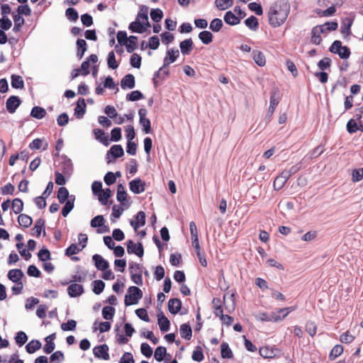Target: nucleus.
<instances>
[{
  "instance_id": "f257e3e1",
  "label": "nucleus",
  "mask_w": 363,
  "mask_h": 363,
  "mask_svg": "<svg viewBox=\"0 0 363 363\" xmlns=\"http://www.w3.org/2000/svg\"><path fill=\"white\" fill-rule=\"evenodd\" d=\"M290 11V6L286 1L284 0H277L274 5V27L279 26L283 24Z\"/></svg>"
},
{
  "instance_id": "f03ea898",
  "label": "nucleus",
  "mask_w": 363,
  "mask_h": 363,
  "mask_svg": "<svg viewBox=\"0 0 363 363\" xmlns=\"http://www.w3.org/2000/svg\"><path fill=\"white\" fill-rule=\"evenodd\" d=\"M143 297V291L137 286H130L125 296L124 303L126 306L137 304Z\"/></svg>"
},
{
  "instance_id": "7ed1b4c3",
  "label": "nucleus",
  "mask_w": 363,
  "mask_h": 363,
  "mask_svg": "<svg viewBox=\"0 0 363 363\" xmlns=\"http://www.w3.org/2000/svg\"><path fill=\"white\" fill-rule=\"evenodd\" d=\"M127 252L128 254H135L139 257L143 256L144 249L141 242L135 244L133 240H129L127 241Z\"/></svg>"
},
{
  "instance_id": "20e7f679",
  "label": "nucleus",
  "mask_w": 363,
  "mask_h": 363,
  "mask_svg": "<svg viewBox=\"0 0 363 363\" xmlns=\"http://www.w3.org/2000/svg\"><path fill=\"white\" fill-rule=\"evenodd\" d=\"M169 69L168 66H165L164 64H163V66L154 74L152 79L154 86L157 88L160 84V81L164 80L165 78L169 76Z\"/></svg>"
},
{
  "instance_id": "39448f33",
  "label": "nucleus",
  "mask_w": 363,
  "mask_h": 363,
  "mask_svg": "<svg viewBox=\"0 0 363 363\" xmlns=\"http://www.w3.org/2000/svg\"><path fill=\"white\" fill-rule=\"evenodd\" d=\"M145 182L140 178H136L129 183V187L132 192L139 194L145 190Z\"/></svg>"
},
{
  "instance_id": "423d86ee",
  "label": "nucleus",
  "mask_w": 363,
  "mask_h": 363,
  "mask_svg": "<svg viewBox=\"0 0 363 363\" xmlns=\"http://www.w3.org/2000/svg\"><path fill=\"white\" fill-rule=\"evenodd\" d=\"M325 33L323 26H316L311 30V42L315 45H320L322 42L321 34Z\"/></svg>"
},
{
  "instance_id": "0eeeda50",
  "label": "nucleus",
  "mask_w": 363,
  "mask_h": 363,
  "mask_svg": "<svg viewBox=\"0 0 363 363\" xmlns=\"http://www.w3.org/2000/svg\"><path fill=\"white\" fill-rule=\"evenodd\" d=\"M296 306H290L279 309L276 313H274V322H278L284 320L289 313L295 311Z\"/></svg>"
},
{
  "instance_id": "6e6552de",
  "label": "nucleus",
  "mask_w": 363,
  "mask_h": 363,
  "mask_svg": "<svg viewBox=\"0 0 363 363\" xmlns=\"http://www.w3.org/2000/svg\"><path fill=\"white\" fill-rule=\"evenodd\" d=\"M124 151L121 145H113L106 155V158L108 160V163L111 162L112 160L110 158V155L113 157V159L121 157L123 155Z\"/></svg>"
},
{
  "instance_id": "1a4fd4ad",
  "label": "nucleus",
  "mask_w": 363,
  "mask_h": 363,
  "mask_svg": "<svg viewBox=\"0 0 363 363\" xmlns=\"http://www.w3.org/2000/svg\"><path fill=\"white\" fill-rule=\"evenodd\" d=\"M130 224L134 228L135 231L137 232L140 227L143 226L145 224V212L139 211L135 216V220H131L130 221Z\"/></svg>"
},
{
  "instance_id": "9d476101",
  "label": "nucleus",
  "mask_w": 363,
  "mask_h": 363,
  "mask_svg": "<svg viewBox=\"0 0 363 363\" xmlns=\"http://www.w3.org/2000/svg\"><path fill=\"white\" fill-rule=\"evenodd\" d=\"M20 104L21 100L19 98L16 96H11L6 100V109L10 113H13Z\"/></svg>"
},
{
  "instance_id": "9b49d317",
  "label": "nucleus",
  "mask_w": 363,
  "mask_h": 363,
  "mask_svg": "<svg viewBox=\"0 0 363 363\" xmlns=\"http://www.w3.org/2000/svg\"><path fill=\"white\" fill-rule=\"evenodd\" d=\"M94 354L96 357L102 358L103 359H109L108 347L106 345H99L93 350Z\"/></svg>"
},
{
  "instance_id": "f8f14e48",
  "label": "nucleus",
  "mask_w": 363,
  "mask_h": 363,
  "mask_svg": "<svg viewBox=\"0 0 363 363\" xmlns=\"http://www.w3.org/2000/svg\"><path fill=\"white\" fill-rule=\"evenodd\" d=\"M289 177V172H282L274 179V190L281 189Z\"/></svg>"
},
{
  "instance_id": "ddd939ff",
  "label": "nucleus",
  "mask_w": 363,
  "mask_h": 363,
  "mask_svg": "<svg viewBox=\"0 0 363 363\" xmlns=\"http://www.w3.org/2000/svg\"><path fill=\"white\" fill-rule=\"evenodd\" d=\"M67 293L71 297H77L84 293L83 286L77 283L70 284L67 288Z\"/></svg>"
},
{
  "instance_id": "4468645a",
  "label": "nucleus",
  "mask_w": 363,
  "mask_h": 363,
  "mask_svg": "<svg viewBox=\"0 0 363 363\" xmlns=\"http://www.w3.org/2000/svg\"><path fill=\"white\" fill-rule=\"evenodd\" d=\"M157 320L161 331L167 332L169 330L170 322L162 311L157 314Z\"/></svg>"
},
{
  "instance_id": "2eb2a0df",
  "label": "nucleus",
  "mask_w": 363,
  "mask_h": 363,
  "mask_svg": "<svg viewBox=\"0 0 363 363\" xmlns=\"http://www.w3.org/2000/svg\"><path fill=\"white\" fill-rule=\"evenodd\" d=\"M135 77L132 74H126L121 82V86L123 89H133L135 87Z\"/></svg>"
},
{
  "instance_id": "dca6fc26",
  "label": "nucleus",
  "mask_w": 363,
  "mask_h": 363,
  "mask_svg": "<svg viewBox=\"0 0 363 363\" xmlns=\"http://www.w3.org/2000/svg\"><path fill=\"white\" fill-rule=\"evenodd\" d=\"M182 301L179 298H170L168 301V310L172 314H177L181 310Z\"/></svg>"
},
{
  "instance_id": "f3484780",
  "label": "nucleus",
  "mask_w": 363,
  "mask_h": 363,
  "mask_svg": "<svg viewBox=\"0 0 363 363\" xmlns=\"http://www.w3.org/2000/svg\"><path fill=\"white\" fill-rule=\"evenodd\" d=\"M95 266L97 269L99 270H106L108 268V262L105 260L101 255H94L92 257Z\"/></svg>"
},
{
  "instance_id": "a211bd4d",
  "label": "nucleus",
  "mask_w": 363,
  "mask_h": 363,
  "mask_svg": "<svg viewBox=\"0 0 363 363\" xmlns=\"http://www.w3.org/2000/svg\"><path fill=\"white\" fill-rule=\"evenodd\" d=\"M7 276L9 280L14 283H18L21 281V279L24 274L21 269H13L9 271Z\"/></svg>"
},
{
  "instance_id": "6ab92c4d",
  "label": "nucleus",
  "mask_w": 363,
  "mask_h": 363,
  "mask_svg": "<svg viewBox=\"0 0 363 363\" xmlns=\"http://www.w3.org/2000/svg\"><path fill=\"white\" fill-rule=\"evenodd\" d=\"M181 52L184 55H188L193 50V41L191 38L186 39L180 43Z\"/></svg>"
},
{
  "instance_id": "aec40b11",
  "label": "nucleus",
  "mask_w": 363,
  "mask_h": 363,
  "mask_svg": "<svg viewBox=\"0 0 363 363\" xmlns=\"http://www.w3.org/2000/svg\"><path fill=\"white\" fill-rule=\"evenodd\" d=\"M179 52L178 50L169 49L167 51V56L164 58V64L165 66H169L171 63L174 62L179 57Z\"/></svg>"
},
{
  "instance_id": "412c9836",
  "label": "nucleus",
  "mask_w": 363,
  "mask_h": 363,
  "mask_svg": "<svg viewBox=\"0 0 363 363\" xmlns=\"http://www.w3.org/2000/svg\"><path fill=\"white\" fill-rule=\"evenodd\" d=\"M55 333H52L45 337L46 344L43 347V350L46 354H50L55 349V345L53 340L55 339Z\"/></svg>"
},
{
  "instance_id": "4be33fe9",
  "label": "nucleus",
  "mask_w": 363,
  "mask_h": 363,
  "mask_svg": "<svg viewBox=\"0 0 363 363\" xmlns=\"http://www.w3.org/2000/svg\"><path fill=\"white\" fill-rule=\"evenodd\" d=\"M86 112V104L84 99H79L77 106L74 108V114L77 116L78 118H81L83 117Z\"/></svg>"
},
{
  "instance_id": "5701e85b",
  "label": "nucleus",
  "mask_w": 363,
  "mask_h": 363,
  "mask_svg": "<svg viewBox=\"0 0 363 363\" xmlns=\"http://www.w3.org/2000/svg\"><path fill=\"white\" fill-rule=\"evenodd\" d=\"M94 133L96 140L100 141L106 146L109 145L108 136L104 133L103 130L99 128L94 129Z\"/></svg>"
},
{
  "instance_id": "b1692460",
  "label": "nucleus",
  "mask_w": 363,
  "mask_h": 363,
  "mask_svg": "<svg viewBox=\"0 0 363 363\" xmlns=\"http://www.w3.org/2000/svg\"><path fill=\"white\" fill-rule=\"evenodd\" d=\"M128 52H132L138 47V38L135 35H130L128 38V41L123 42Z\"/></svg>"
},
{
  "instance_id": "393cba45",
  "label": "nucleus",
  "mask_w": 363,
  "mask_h": 363,
  "mask_svg": "<svg viewBox=\"0 0 363 363\" xmlns=\"http://www.w3.org/2000/svg\"><path fill=\"white\" fill-rule=\"evenodd\" d=\"M74 200L75 196L74 195H71L70 199H69L65 202V204L62 209V215L64 217H66L69 213V212L73 209Z\"/></svg>"
},
{
  "instance_id": "a878e982",
  "label": "nucleus",
  "mask_w": 363,
  "mask_h": 363,
  "mask_svg": "<svg viewBox=\"0 0 363 363\" xmlns=\"http://www.w3.org/2000/svg\"><path fill=\"white\" fill-rule=\"evenodd\" d=\"M180 335L182 338L189 340L192 337V330L189 325L184 323L180 325Z\"/></svg>"
},
{
  "instance_id": "bb28decb",
  "label": "nucleus",
  "mask_w": 363,
  "mask_h": 363,
  "mask_svg": "<svg viewBox=\"0 0 363 363\" xmlns=\"http://www.w3.org/2000/svg\"><path fill=\"white\" fill-rule=\"evenodd\" d=\"M225 22L230 26H235L240 23V20L232 11H227L224 16Z\"/></svg>"
},
{
  "instance_id": "cd10ccee",
  "label": "nucleus",
  "mask_w": 363,
  "mask_h": 363,
  "mask_svg": "<svg viewBox=\"0 0 363 363\" xmlns=\"http://www.w3.org/2000/svg\"><path fill=\"white\" fill-rule=\"evenodd\" d=\"M353 23V19L350 17L345 18L341 25V32L347 35L350 34L351 26Z\"/></svg>"
},
{
  "instance_id": "c85d7f7f",
  "label": "nucleus",
  "mask_w": 363,
  "mask_h": 363,
  "mask_svg": "<svg viewBox=\"0 0 363 363\" xmlns=\"http://www.w3.org/2000/svg\"><path fill=\"white\" fill-rule=\"evenodd\" d=\"M41 342L37 340L30 341L26 346V350L28 353L33 354L41 348Z\"/></svg>"
},
{
  "instance_id": "c756f323",
  "label": "nucleus",
  "mask_w": 363,
  "mask_h": 363,
  "mask_svg": "<svg viewBox=\"0 0 363 363\" xmlns=\"http://www.w3.org/2000/svg\"><path fill=\"white\" fill-rule=\"evenodd\" d=\"M77 55L79 59H82L87 48L86 42L84 39H78L77 40Z\"/></svg>"
},
{
  "instance_id": "7c9ffc66",
  "label": "nucleus",
  "mask_w": 363,
  "mask_h": 363,
  "mask_svg": "<svg viewBox=\"0 0 363 363\" xmlns=\"http://www.w3.org/2000/svg\"><path fill=\"white\" fill-rule=\"evenodd\" d=\"M146 28L143 23L136 20L135 21L132 22L129 26V29L132 32L143 33L145 31Z\"/></svg>"
},
{
  "instance_id": "2f4dec72",
  "label": "nucleus",
  "mask_w": 363,
  "mask_h": 363,
  "mask_svg": "<svg viewBox=\"0 0 363 363\" xmlns=\"http://www.w3.org/2000/svg\"><path fill=\"white\" fill-rule=\"evenodd\" d=\"M252 56L256 64L260 67L264 66L266 64L265 56L259 50H253Z\"/></svg>"
},
{
  "instance_id": "473e14b6",
  "label": "nucleus",
  "mask_w": 363,
  "mask_h": 363,
  "mask_svg": "<svg viewBox=\"0 0 363 363\" xmlns=\"http://www.w3.org/2000/svg\"><path fill=\"white\" fill-rule=\"evenodd\" d=\"M18 222L21 226L27 228L31 225L33 220L29 216L22 213L18 216Z\"/></svg>"
},
{
  "instance_id": "72a5a7b5",
  "label": "nucleus",
  "mask_w": 363,
  "mask_h": 363,
  "mask_svg": "<svg viewBox=\"0 0 363 363\" xmlns=\"http://www.w3.org/2000/svg\"><path fill=\"white\" fill-rule=\"evenodd\" d=\"M57 197L60 203H64L67 200L70 199L68 190L63 186L59 188Z\"/></svg>"
},
{
  "instance_id": "f704fd0d",
  "label": "nucleus",
  "mask_w": 363,
  "mask_h": 363,
  "mask_svg": "<svg viewBox=\"0 0 363 363\" xmlns=\"http://www.w3.org/2000/svg\"><path fill=\"white\" fill-rule=\"evenodd\" d=\"M45 227V220L39 218L35 221V226L33 228V235L40 237L42 230Z\"/></svg>"
},
{
  "instance_id": "c9c22d12",
  "label": "nucleus",
  "mask_w": 363,
  "mask_h": 363,
  "mask_svg": "<svg viewBox=\"0 0 363 363\" xmlns=\"http://www.w3.org/2000/svg\"><path fill=\"white\" fill-rule=\"evenodd\" d=\"M46 115V111L40 106H35L32 108L30 116L37 119H41Z\"/></svg>"
},
{
  "instance_id": "e433bc0d",
  "label": "nucleus",
  "mask_w": 363,
  "mask_h": 363,
  "mask_svg": "<svg viewBox=\"0 0 363 363\" xmlns=\"http://www.w3.org/2000/svg\"><path fill=\"white\" fill-rule=\"evenodd\" d=\"M199 38L205 45H208L213 41V34L208 30L201 31L199 34Z\"/></svg>"
},
{
  "instance_id": "4c0bfd02",
  "label": "nucleus",
  "mask_w": 363,
  "mask_h": 363,
  "mask_svg": "<svg viewBox=\"0 0 363 363\" xmlns=\"http://www.w3.org/2000/svg\"><path fill=\"white\" fill-rule=\"evenodd\" d=\"M215 4L219 10L224 11L233 6V0H216Z\"/></svg>"
},
{
  "instance_id": "58836bf2",
  "label": "nucleus",
  "mask_w": 363,
  "mask_h": 363,
  "mask_svg": "<svg viewBox=\"0 0 363 363\" xmlns=\"http://www.w3.org/2000/svg\"><path fill=\"white\" fill-rule=\"evenodd\" d=\"M220 354L222 358L230 359L233 354L227 342H223L220 345Z\"/></svg>"
},
{
  "instance_id": "ea45409f",
  "label": "nucleus",
  "mask_w": 363,
  "mask_h": 363,
  "mask_svg": "<svg viewBox=\"0 0 363 363\" xmlns=\"http://www.w3.org/2000/svg\"><path fill=\"white\" fill-rule=\"evenodd\" d=\"M116 310L113 306H104L102 309V316L106 320H112Z\"/></svg>"
},
{
  "instance_id": "a19ab883",
  "label": "nucleus",
  "mask_w": 363,
  "mask_h": 363,
  "mask_svg": "<svg viewBox=\"0 0 363 363\" xmlns=\"http://www.w3.org/2000/svg\"><path fill=\"white\" fill-rule=\"evenodd\" d=\"M84 247L85 244H83L81 247H79L76 244H72L66 249L65 255L68 257L76 255Z\"/></svg>"
},
{
  "instance_id": "79ce46f5",
  "label": "nucleus",
  "mask_w": 363,
  "mask_h": 363,
  "mask_svg": "<svg viewBox=\"0 0 363 363\" xmlns=\"http://www.w3.org/2000/svg\"><path fill=\"white\" fill-rule=\"evenodd\" d=\"M11 86L14 89H23L24 86V82L21 77L13 74L11 76Z\"/></svg>"
},
{
  "instance_id": "37998d69",
  "label": "nucleus",
  "mask_w": 363,
  "mask_h": 363,
  "mask_svg": "<svg viewBox=\"0 0 363 363\" xmlns=\"http://www.w3.org/2000/svg\"><path fill=\"white\" fill-rule=\"evenodd\" d=\"M111 196V191L110 189H102L99 194V200L102 205H106L108 199Z\"/></svg>"
},
{
  "instance_id": "c03bdc74",
  "label": "nucleus",
  "mask_w": 363,
  "mask_h": 363,
  "mask_svg": "<svg viewBox=\"0 0 363 363\" xmlns=\"http://www.w3.org/2000/svg\"><path fill=\"white\" fill-rule=\"evenodd\" d=\"M11 208L13 211L16 213H20L23 208V203L20 199H14L11 203Z\"/></svg>"
},
{
  "instance_id": "a18cd8bd",
  "label": "nucleus",
  "mask_w": 363,
  "mask_h": 363,
  "mask_svg": "<svg viewBox=\"0 0 363 363\" xmlns=\"http://www.w3.org/2000/svg\"><path fill=\"white\" fill-rule=\"evenodd\" d=\"M13 21H14V26H13V31L14 32H18L22 25L24 23L25 21L23 17H21L19 14H14L13 16Z\"/></svg>"
},
{
  "instance_id": "49530a36",
  "label": "nucleus",
  "mask_w": 363,
  "mask_h": 363,
  "mask_svg": "<svg viewBox=\"0 0 363 363\" xmlns=\"http://www.w3.org/2000/svg\"><path fill=\"white\" fill-rule=\"evenodd\" d=\"M223 26V21H222L221 19H220V18H214L210 23L209 28L213 32L217 33V32L220 30V29L222 28Z\"/></svg>"
},
{
  "instance_id": "de8ad7c7",
  "label": "nucleus",
  "mask_w": 363,
  "mask_h": 363,
  "mask_svg": "<svg viewBox=\"0 0 363 363\" xmlns=\"http://www.w3.org/2000/svg\"><path fill=\"white\" fill-rule=\"evenodd\" d=\"M245 25L250 29L256 30L258 28V20L254 16H251L245 21Z\"/></svg>"
},
{
  "instance_id": "09e8293b",
  "label": "nucleus",
  "mask_w": 363,
  "mask_h": 363,
  "mask_svg": "<svg viewBox=\"0 0 363 363\" xmlns=\"http://www.w3.org/2000/svg\"><path fill=\"white\" fill-rule=\"evenodd\" d=\"M64 359L65 356L61 351L55 352L50 357V363H61Z\"/></svg>"
},
{
  "instance_id": "8fccbe9b",
  "label": "nucleus",
  "mask_w": 363,
  "mask_h": 363,
  "mask_svg": "<svg viewBox=\"0 0 363 363\" xmlns=\"http://www.w3.org/2000/svg\"><path fill=\"white\" fill-rule=\"evenodd\" d=\"M105 283L101 280H95L93 281V291L99 295L104 291Z\"/></svg>"
},
{
  "instance_id": "3c124183",
  "label": "nucleus",
  "mask_w": 363,
  "mask_h": 363,
  "mask_svg": "<svg viewBox=\"0 0 363 363\" xmlns=\"http://www.w3.org/2000/svg\"><path fill=\"white\" fill-rule=\"evenodd\" d=\"M15 340H16V344L19 347H21L27 342L28 336L23 331L18 332L15 337Z\"/></svg>"
},
{
  "instance_id": "603ef678",
  "label": "nucleus",
  "mask_w": 363,
  "mask_h": 363,
  "mask_svg": "<svg viewBox=\"0 0 363 363\" xmlns=\"http://www.w3.org/2000/svg\"><path fill=\"white\" fill-rule=\"evenodd\" d=\"M354 338L355 337L347 330L340 336V341L345 344H350L354 341Z\"/></svg>"
},
{
  "instance_id": "864d4df0",
  "label": "nucleus",
  "mask_w": 363,
  "mask_h": 363,
  "mask_svg": "<svg viewBox=\"0 0 363 363\" xmlns=\"http://www.w3.org/2000/svg\"><path fill=\"white\" fill-rule=\"evenodd\" d=\"M167 354V350L164 347H157L155 351V358L157 361L161 362Z\"/></svg>"
},
{
  "instance_id": "5fc2aeb1",
  "label": "nucleus",
  "mask_w": 363,
  "mask_h": 363,
  "mask_svg": "<svg viewBox=\"0 0 363 363\" xmlns=\"http://www.w3.org/2000/svg\"><path fill=\"white\" fill-rule=\"evenodd\" d=\"M346 128L347 132L350 134L356 133L359 129L357 123L353 118H351L348 121Z\"/></svg>"
},
{
  "instance_id": "6e6d98bb",
  "label": "nucleus",
  "mask_w": 363,
  "mask_h": 363,
  "mask_svg": "<svg viewBox=\"0 0 363 363\" xmlns=\"http://www.w3.org/2000/svg\"><path fill=\"white\" fill-rule=\"evenodd\" d=\"M150 17L153 21L160 22L163 17L162 11L160 9H152L150 11Z\"/></svg>"
},
{
  "instance_id": "4d7b16f0",
  "label": "nucleus",
  "mask_w": 363,
  "mask_h": 363,
  "mask_svg": "<svg viewBox=\"0 0 363 363\" xmlns=\"http://www.w3.org/2000/svg\"><path fill=\"white\" fill-rule=\"evenodd\" d=\"M107 64L109 68L115 69L118 67L116 60L115 54L113 51L110 52L108 55Z\"/></svg>"
},
{
  "instance_id": "13d9d810",
  "label": "nucleus",
  "mask_w": 363,
  "mask_h": 363,
  "mask_svg": "<svg viewBox=\"0 0 363 363\" xmlns=\"http://www.w3.org/2000/svg\"><path fill=\"white\" fill-rule=\"evenodd\" d=\"M72 170V164L70 160H65L62 162L61 173L65 175H69Z\"/></svg>"
},
{
  "instance_id": "bf43d9fd",
  "label": "nucleus",
  "mask_w": 363,
  "mask_h": 363,
  "mask_svg": "<svg viewBox=\"0 0 363 363\" xmlns=\"http://www.w3.org/2000/svg\"><path fill=\"white\" fill-rule=\"evenodd\" d=\"M306 330L311 336L313 337L317 332V325L313 321H308L306 323Z\"/></svg>"
},
{
  "instance_id": "052dcab7",
  "label": "nucleus",
  "mask_w": 363,
  "mask_h": 363,
  "mask_svg": "<svg viewBox=\"0 0 363 363\" xmlns=\"http://www.w3.org/2000/svg\"><path fill=\"white\" fill-rule=\"evenodd\" d=\"M191 357L194 361L198 362H200L203 359L204 356L201 347H196L193 352Z\"/></svg>"
},
{
  "instance_id": "680f3d73",
  "label": "nucleus",
  "mask_w": 363,
  "mask_h": 363,
  "mask_svg": "<svg viewBox=\"0 0 363 363\" xmlns=\"http://www.w3.org/2000/svg\"><path fill=\"white\" fill-rule=\"evenodd\" d=\"M362 179H363V168L354 169L352 173V181L353 182H358Z\"/></svg>"
},
{
  "instance_id": "e2e57ef3",
  "label": "nucleus",
  "mask_w": 363,
  "mask_h": 363,
  "mask_svg": "<svg viewBox=\"0 0 363 363\" xmlns=\"http://www.w3.org/2000/svg\"><path fill=\"white\" fill-rule=\"evenodd\" d=\"M141 57L137 53H134L130 57V63L132 67L135 68H140L141 66Z\"/></svg>"
},
{
  "instance_id": "0e129e2a",
  "label": "nucleus",
  "mask_w": 363,
  "mask_h": 363,
  "mask_svg": "<svg viewBox=\"0 0 363 363\" xmlns=\"http://www.w3.org/2000/svg\"><path fill=\"white\" fill-rule=\"evenodd\" d=\"M143 98V94L140 91H133L130 94H127L126 99L128 101H135L140 100Z\"/></svg>"
},
{
  "instance_id": "69168bd1",
  "label": "nucleus",
  "mask_w": 363,
  "mask_h": 363,
  "mask_svg": "<svg viewBox=\"0 0 363 363\" xmlns=\"http://www.w3.org/2000/svg\"><path fill=\"white\" fill-rule=\"evenodd\" d=\"M77 326V322L74 320H69L67 323L61 325V329L64 331L74 330Z\"/></svg>"
},
{
  "instance_id": "338daca9",
  "label": "nucleus",
  "mask_w": 363,
  "mask_h": 363,
  "mask_svg": "<svg viewBox=\"0 0 363 363\" xmlns=\"http://www.w3.org/2000/svg\"><path fill=\"white\" fill-rule=\"evenodd\" d=\"M105 220L103 216H96L91 220V226L92 228H97L104 225Z\"/></svg>"
},
{
  "instance_id": "774afa93",
  "label": "nucleus",
  "mask_w": 363,
  "mask_h": 363,
  "mask_svg": "<svg viewBox=\"0 0 363 363\" xmlns=\"http://www.w3.org/2000/svg\"><path fill=\"white\" fill-rule=\"evenodd\" d=\"M65 14L67 18L72 21H76L79 18L77 11L73 8L67 9L65 11Z\"/></svg>"
}]
</instances>
